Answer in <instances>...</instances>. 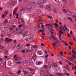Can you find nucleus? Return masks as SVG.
<instances>
[{
    "mask_svg": "<svg viewBox=\"0 0 76 76\" xmlns=\"http://www.w3.org/2000/svg\"><path fill=\"white\" fill-rule=\"evenodd\" d=\"M65 61H66V62H67V63H69V62H70L67 59L65 60Z\"/></svg>",
    "mask_w": 76,
    "mask_h": 76,
    "instance_id": "052dcab7",
    "label": "nucleus"
},
{
    "mask_svg": "<svg viewBox=\"0 0 76 76\" xmlns=\"http://www.w3.org/2000/svg\"><path fill=\"white\" fill-rule=\"evenodd\" d=\"M46 9L48 10H49V11L51 10V7L50 6V5H48L46 6Z\"/></svg>",
    "mask_w": 76,
    "mask_h": 76,
    "instance_id": "423d86ee",
    "label": "nucleus"
},
{
    "mask_svg": "<svg viewBox=\"0 0 76 76\" xmlns=\"http://www.w3.org/2000/svg\"><path fill=\"white\" fill-rule=\"evenodd\" d=\"M30 39L28 37H27L26 38H25L23 41H24L25 42H26V41H29V40Z\"/></svg>",
    "mask_w": 76,
    "mask_h": 76,
    "instance_id": "f8f14e48",
    "label": "nucleus"
},
{
    "mask_svg": "<svg viewBox=\"0 0 76 76\" xmlns=\"http://www.w3.org/2000/svg\"><path fill=\"white\" fill-rule=\"evenodd\" d=\"M59 38L60 40H61V34H59Z\"/></svg>",
    "mask_w": 76,
    "mask_h": 76,
    "instance_id": "a18cd8bd",
    "label": "nucleus"
},
{
    "mask_svg": "<svg viewBox=\"0 0 76 76\" xmlns=\"http://www.w3.org/2000/svg\"><path fill=\"white\" fill-rule=\"evenodd\" d=\"M64 27H65V29L66 30V31H67V32H69V29L67 28V26H66V25L65 24L64 25Z\"/></svg>",
    "mask_w": 76,
    "mask_h": 76,
    "instance_id": "6ab92c4d",
    "label": "nucleus"
},
{
    "mask_svg": "<svg viewBox=\"0 0 76 76\" xmlns=\"http://www.w3.org/2000/svg\"><path fill=\"white\" fill-rule=\"evenodd\" d=\"M55 25H54L53 26H54L56 28H58V24L57 23H55Z\"/></svg>",
    "mask_w": 76,
    "mask_h": 76,
    "instance_id": "c85d7f7f",
    "label": "nucleus"
},
{
    "mask_svg": "<svg viewBox=\"0 0 76 76\" xmlns=\"http://www.w3.org/2000/svg\"><path fill=\"white\" fill-rule=\"evenodd\" d=\"M22 35L24 37L26 36V32H23L22 33Z\"/></svg>",
    "mask_w": 76,
    "mask_h": 76,
    "instance_id": "ddd939ff",
    "label": "nucleus"
},
{
    "mask_svg": "<svg viewBox=\"0 0 76 76\" xmlns=\"http://www.w3.org/2000/svg\"><path fill=\"white\" fill-rule=\"evenodd\" d=\"M46 76H50V75L48 74H47L46 75Z\"/></svg>",
    "mask_w": 76,
    "mask_h": 76,
    "instance_id": "774afa93",
    "label": "nucleus"
},
{
    "mask_svg": "<svg viewBox=\"0 0 76 76\" xmlns=\"http://www.w3.org/2000/svg\"><path fill=\"white\" fill-rule=\"evenodd\" d=\"M4 13L6 15H7V14H8V12L7 11V12H6L5 11L4 12Z\"/></svg>",
    "mask_w": 76,
    "mask_h": 76,
    "instance_id": "37998d69",
    "label": "nucleus"
},
{
    "mask_svg": "<svg viewBox=\"0 0 76 76\" xmlns=\"http://www.w3.org/2000/svg\"><path fill=\"white\" fill-rule=\"evenodd\" d=\"M37 13H34V14L33 15L34 16H36L37 15Z\"/></svg>",
    "mask_w": 76,
    "mask_h": 76,
    "instance_id": "13d9d810",
    "label": "nucleus"
},
{
    "mask_svg": "<svg viewBox=\"0 0 76 76\" xmlns=\"http://www.w3.org/2000/svg\"><path fill=\"white\" fill-rule=\"evenodd\" d=\"M42 63V62H40L39 61H37V65H39V64H41Z\"/></svg>",
    "mask_w": 76,
    "mask_h": 76,
    "instance_id": "f3484780",
    "label": "nucleus"
},
{
    "mask_svg": "<svg viewBox=\"0 0 76 76\" xmlns=\"http://www.w3.org/2000/svg\"><path fill=\"white\" fill-rule=\"evenodd\" d=\"M8 53V51H7V50H5V54H7Z\"/></svg>",
    "mask_w": 76,
    "mask_h": 76,
    "instance_id": "f704fd0d",
    "label": "nucleus"
},
{
    "mask_svg": "<svg viewBox=\"0 0 76 76\" xmlns=\"http://www.w3.org/2000/svg\"><path fill=\"white\" fill-rule=\"evenodd\" d=\"M69 65L70 66H71V65H73V64L69 61Z\"/></svg>",
    "mask_w": 76,
    "mask_h": 76,
    "instance_id": "79ce46f5",
    "label": "nucleus"
},
{
    "mask_svg": "<svg viewBox=\"0 0 76 76\" xmlns=\"http://www.w3.org/2000/svg\"><path fill=\"white\" fill-rule=\"evenodd\" d=\"M39 7H44V4L43 3H42L39 4Z\"/></svg>",
    "mask_w": 76,
    "mask_h": 76,
    "instance_id": "4be33fe9",
    "label": "nucleus"
},
{
    "mask_svg": "<svg viewBox=\"0 0 76 76\" xmlns=\"http://www.w3.org/2000/svg\"><path fill=\"white\" fill-rule=\"evenodd\" d=\"M52 65L53 66H54V67H57L58 66L57 64L55 63H52Z\"/></svg>",
    "mask_w": 76,
    "mask_h": 76,
    "instance_id": "0eeeda50",
    "label": "nucleus"
},
{
    "mask_svg": "<svg viewBox=\"0 0 76 76\" xmlns=\"http://www.w3.org/2000/svg\"><path fill=\"white\" fill-rule=\"evenodd\" d=\"M64 45H65L66 46H68V44H67V43H65Z\"/></svg>",
    "mask_w": 76,
    "mask_h": 76,
    "instance_id": "69168bd1",
    "label": "nucleus"
},
{
    "mask_svg": "<svg viewBox=\"0 0 76 76\" xmlns=\"http://www.w3.org/2000/svg\"><path fill=\"white\" fill-rule=\"evenodd\" d=\"M24 48L25 50H28V49L29 48L27 46H26L24 47Z\"/></svg>",
    "mask_w": 76,
    "mask_h": 76,
    "instance_id": "cd10ccee",
    "label": "nucleus"
},
{
    "mask_svg": "<svg viewBox=\"0 0 76 76\" xmlns=\"http://www.w3.org/2000/svg\"><path fill=\"white\" fill-rule=\"evenodd\" d=\"M4 39H3L2 38H1L0 39V40L1 42H3V41H4Z\"/></svg>",
    "mask_w": 76,
    "mask_h": 76,
    "instance_id": "4c0bfd02",
    "label": "nucleus"
},
{
    "mask_svg": "<svg viewBox=\"0 0 76 76\" xmlns=\"http://www.w3.org/2000/svg\"><path fill=\"white\" fill-rule=\"evenodd\" d=\"M10 19H12V14H10Z\"/></svg>",
    "mask_w": 76,
    "mask_h": 76,
    "instance_id": "a19ab883",
    "label": "nucleus"
},
{
    "mask_svg": "<svg viewBox=\"0 0 76 76\" xmlns=\"http://www.w3.org/2000/svg\"><path fill=\"white\" fill-rule=\"evenodd\" d=\"M30 58L31 59L32 58L33 60H35L37 58V56L34 54L33 56H31Z\"/></svg>",
    "mask_w": 76,
    "mask_h": 76,
    "instance_id": "39448f33",
    "label": "nucleus"
},
{
    "mask_svg": "<svg viewBox=\"0 0 76 76\" xmlns=\"http://www.w3.org/2000/svg\"><path fill=\"white\" fill-rule=\"evenodd\" d=\"M46 25L47 26H50V24H48V23H46Z\"/></svg>",
    "mask_w": 76,
    "mask_h": 76,
    "instance_id": "5fc2aeb1",
    "label": "nucleus"
},
{
    "mask_svg": "<svg viewBox=\"0 0 76 76\" xmlns=\"http://www.w3.org/2000/svg\"><path fill=\"white\" fill-rule=\"evenodd\" d=\"M29 75L30 76H32L34 75V73L33 72H30L29 74Z\"/></svg>",
    "mask_w": 76,
    "mask_h": 76,
    "instance_id": "7c9ffc66",
    "label": "nucleus"
},
{
    "mask_svg": "<svg viewBox=\"0 0 76 76\" xmlns=\"http://www.w3.org/2000/svg\"><path fill=\"white\" fill-rule=\"evenodd\" d=\"M40 1L42 2L43 3H45V0H41Z\"/></svg>",
    "mask_w": 76,
    "mask_h": 76,
    "instance_id": "473e14b6",
    "label": "nucleus"
},
{
    "mask_svg": "<svg viewBox=\"0 0 76 76\" xmlns=\"http://www.w3.org/2000/svg\"><path fill=\"white\" fill-rule=\"evenodd\" d=\"M59 76H63V74L61 73H58L57 74Z\"/></svg>",
    "mask_w": 76,
    "mask_h": 76,
    "instance_id": "58836bf2",
    "label": "nucleus"
},
{
    "mask_svg": "<svg viewBox=\"0 0 76 76\" xmlns=\"http://www.w3.org/2000/svg\"><path fill=\"white\" fill-rule=\"evenodd\" d=\"M66 15L70 16V15H72V12H67V13L66 14Z\"/></svg>",
    "mask_w": 76,
    "mask_h": 76,
    "instance_id": "b1692460",
    "label": "nucleus"
},
{
    "mask_svg": "<svg viewBox=\"0 0 76 76\" xmlns=\"http://www.w3.org/2000/svg\"><path fill=\"white\" fill-rule=\"evenodd\" d=\"M24 10H23V9H21L20 10V12H22L23 11H24Z\"/></svg>",
    "mask_w": 76,
    "mask_h": 76,
    "instance_id": "4d7b16f0",
    "label": "nucleus"
},
{
    "mask_svg": "<svg viewBox=\"0 0 76 76\" xmlns=\"http://www.w3.org/2000/svg\"><path fill=\"white\" fill-rule=\"evenodd\" d=\"M8 66H12V62L11 61H8Z\"/></svg>",
    "mask_w": 76,
    "mask_h": 76,
    "instance_id": "5701e85b",
    "label": "nucleus"
},
{
    "mask_svg": "<svg viewBox=\"0 0 76 76\" xmlns=\"http://www.w3.org/2000/svg\"><path fill=\"white\" fill-rule=\"evenodd\" d=\"M66 9H67V7H64L63 8V10L65 12V13H67V11H66Z\"/></svg>",
    "mask_w": 76,
    "mask_h": 76,
    "instance_id": "a211bd4d",
    "label": "nucleus"
},
{
    "mask_svg": "<svg viewBox=\"0 0 76 76\" xmlns=\"http://www.w3.org/2000/svg\"><path fill=\"white\" fill-rule=\"evenodd\" d=\"M17 56V54H15L14 56V58H15H15H16V56Z\"/></svg>",
    "mask_w": 76,
    "mask_h": 76,
    "instance_id": "e2e57ef3",
    "label": "nucleus"
},
{
    "mask_svg": "<svg viewBox=\"0 0 76 76\" xmlns=\"http://www.w3.org/2000/svg\"><path fill=\"white\" fill-rule=\"evenodd\" d=\"M43 67L44 68H45V69L46 67H47V65H44Z\"/></svg>",
    "mask_w": 76,
    "mask_h": 76,
    "instance_id": "bf43d9fd",
    "label": "nucleus"
},
{
    "mask_svg": "<svg viewBox=\"0 0 76 76\" xmlns=\"http://www.w3.org/2000/svg\"><path fill=\"white\" fill-rule=\"evenodd\" d=\"M23 72L24 75H26V73H27V72L26 71H23Z\"/></svg>",
    "mask_w": 76,
    "mask_h": 76,
    "instance_id": "6e6d98bb",
    "label": "nucleus"
},
{
    "mask_svg": "<svg viewBox=\"0 0 76 76\" xmlns=\"http://www.w3.org/2000/svg\"><path fill=\"white\" fill-rule=\"evenodd\" d=\"M17 47H18V48L17 47V48L18 49H22V46H21V45L19 44L17 46Z\"/></svg>",
    "mask_w": 76,
    "mask_h": 76,
    "instance_id": "2eb2a0df",
    "label": "nucleus"
},
{
    "mask_svg": "<svg viewBox=\"0 0 76 76\" xmlns=\"http://www.w3.org/2000/svg\"><path fill=\"white\" fill-rule=\"evenodd\" d=\"M18 9V7H16L15 10L13 12V15H16L17 14L16 12H17V10Z\"/></svg>",
    "mask_w": 76,
    "mask_h": 76,
    "instance_id": "20e7f679",
    "label": "nucleus"
},
{
    "mask_svg": "<svg viewBox=\"0 0 76 76\" xmlns=\"http://www.w3.org/2000/svg\"><path fill=\"white\" fill-rule=\"evenodd\" d=\"M37 53L39 55H42V52L41 50H38L37 52Z\"/></svg>",
    "mask_w": 76,
    "mask_h": 76,
    "instance_id": "9b49d317",
    "label": "nucleus"
},
{
    "mask_svg": "<svg viewBox=\"0 0 76 76\" xmlns=\"http://www.w3.org/2000/svg\"><path fill=\"white\" fill-rule=\"evenodd\" d=\"M62 54H63V51H61L60 53L61 56H62Z\"/></svg>",
    "mask_w": 76,
    "mask_h": 76,
    "instance_id": "864d4df0",
    "label": "nucleus"
},
{
    "mask_svg": "<svg viewBox=\"0 0 76 76\" xmlns=\"http://www.w3.org/2000/svg\"><path fill=\"white\" fill-rule=\"evenodd\" d=\"M16 16H17L16 17V19H18V18H19V17H18L19 16V14H17Z\"/></svg>",
    "mask_w": 76,
    "mask_h": 76,
    "instance_id": "603ef678",
    "label": "nucleus"
},
{
    "mask_svg": "<svg viewBox=\"0 0 76 76\" xmlns=\"http://www.w3.org/2000/svg\"><path fill=\"white\" fill-rule=\"evenodd\" d=\"M33 47L34 48H38V46L37 45H33Z\"/></svg>",
    "mask_w": 76,
    "mask_h": 76,
    "instance_id": "72a5a7b5",
    "label": "nucleus"
},
{
    "mask_svg": "<svg viewBox=\"0 0 76 76\" xmlns=\"http://www.w3.org/2000/svg\"><path fill=\"white\" fill-rule=\"evenodd\" d=\"M21 21L22 23H24V20H23L22 19H21Z\"/></svg>",
    "mask_w": 76,
    "mask_h": 76,
    "instance_id": "3c124183",
    "label": "nucleus"
},
{
    "mask_svg": "<svg viewBox=\"0 0 76 76\" xmlns=\"http://www.w3.org/2000/svg\"><path fill=\"white\" fill-rule=\"evenodd\" d=\"M15 59L16 60H20V58L19 57H16L15 58Z\"/></svg>",
    "mask_w": 76,
    "mask_h": 76,
    "instance_id": "412c9836",
    "label": "nucleus"
},
{
    "mask_svg": "<svg viewBox=\"0 0 76 76\" xmlns=\"http://www.w3.org/2000/svg\"><path fill=\"white\" fill-rule=\"evenodd\" d=\"M69 44L71 45H73V43H72V42H69Z\"/></svg>",
    "mask_w": 76,
    "mask_h": 76,
    "instance_id": "680f3d73",
    "label": "nucleus"
},
{
    "mask_svg": "<svg viewBox=\"0 0 76 76\" xmlns=\"http://www.w3.org/2000/svg\"><path fill=\"white\" fill-rule=\"evenodd\" d=\"M5 41L6 42H9V38H7L6 39Z\"/></svg>",
    "mask_w": 76,
    "mask_h": 76,
    "instance_id": "bb28decb",
    "label": "nucleus"
},
{
    "mask_svg": "<svg viewBox=\"0 0 76 76\" xmlns=\"http://www.w3.org/2000/svg\"><path fill=\"white\" fill-rule=\"evenodd\" d=\"M27 7L28 10V11H30L31 10V9L33 8V6L32 5H28L27 6Z\"/></svg>",
    "mask_w": 76,
    "mask_h": 76,
    "instance_id": "7ed1b4c3",
    "label": "nucleus"
},
{
    "mask_svg": "<svg viewBox=\"0 0 76 76\" xmlns=\"http://www.w3.org/2000/svg\"><path fill=\"white\" fill-rule=\"evenodd\" d=\"M68 20H70V21H71V22L72 21V18L70 17L68 18Z\"/></svg>",
    "mask_w": 76,
    "mask_h": 76,
    "instance_id": "e433bc0d",
    "label": "nucleus"
},
{
    "mask_svg": "<svg viewBox=\"0 0 76 76\" xmlns=\"http://www.w3.org/2000/svg\"><path fill=\"white\" fill-rule=\"evenodd\" d=\"M22 53H25V50H22Z\"/></svg>",
    "mask_w": 76,
    "mask_h": 76,
    "instance_id": "338daca9",
    "label": "nucleus"
},
{
    "mask_svg": "<svg viewBox=\"0 0 76 76\" xmlns=\"http://www.w3.org/2000/svg\"><path fill=\"white\" fill-rule=\"evenodd\" d=\"M59 32V35H61V34H63L64 32L63 31H65L66 30L63 27V26H61L60 27Z\"/></svg>",
    "mask_w": 76,
    "mask_h": 76,
    "instance_id": "f257e3e1",
    "label": "nucleus"
},
{
    "mask_svg": "<svg viewBox=\"0 0 76 76\" xmlns=\"http://www.w3.org/2000/svg\"><path fill=\"white\" fill-rule=\"evenodd\" d=\"M2 17L3 18H5V17H6V15L3 14L2 15Z\"/></svg>",
    "mask_w": 76,
    "mask_h": 76,
    "instance_id": "0e129e2a",
    "label": "nucleus"
},
{
    "mask_svg": "<svg viewBox=\"0 0 76 76\" xmlns=\"http://www.w3.org/2000/svg\"><path fill=\"white\" fill-rule=\"evenodd\" d=\"M21 73V71L19 70L17 74H19V73Z\"/></svg>",
    "mask_w": 76,
    "mask_h": 76,
    "instance_id": "de8ad7c7",
    "label": "nucleus"
},
{
    "mask_svg": "<svg viewBox=\"0 0 76 76\" xmlns=\"http://www.w3.org/2000/svg\"><path fill=\"white\" fill-rule=\"evenodd\" d=\"M29 70H30V71H31V72H33V71L34 70V69L31 68H29Z\"/></svg>",
    "mask_w": 76,
    "mask_h": 76,
    "instance_id": "2f4dec72",
    "label": "nucleus"
},
{
    "mask_svg": "<svg viewBox=\"0 0 76 76\" xmlns=\"http://www.w3.org/2000/svg\"><path fill=\"white\" fill-rule=\"evenodd\" d=\"M23 64L24 66H27V65H28V61L26 60L24 61Z\"/></svg>",
    "mask_w": 76,
    "mask_h": 76,
    "instance_id": "1a4fd4ad",
    "label": "nucleus"
},
{
    "mask_svg": "<svg viewBox=\"0 0 76 76\" xmlns=\"http://www.w3.org/2000/svg\"><path fill=\"white\" fill-rule=\"evenodd\" d=\"M12 28H13V29H14V28H16V26L15 25H13V26H12Z\"/></svg>",
    "mask_w": 76,
    "mask_h": 76,
    "instance_id": "ea45409f",
    "label": "nucleus"
},
{
    "mask_svg": "<svg viewBox=\"0 0 76 76\" xmlns=\"http://www.w3.org/2000/svg\"><path fill=\"white\" fill-rule=\"evenodd\" d=\"M9 3L10 5L13 4V6H15L17 3V0H10Z\"/></svg>",
    "mask_w": 76,
    "mask_h": 76,
    "instance_id": "f03ea898",
    "label": "nucleus"
},
{
    "mask_svg": "<svg viewBox=\"0 0 76 76\" xmlns=\"http://www.w3.org/2000/svg\"><path fill=\"white\" fill-rule=\"evenodd\" d=\"M53 45H54V46H56L57 45V43H56V42H55L54 43H53Z\"/></svg>",
    "mask_w": 76,
    "mask_h": 76,
    "instance_id": "c9c22d12",
    "label": "nucleus"
},
{
    "mask_svg": "<svg viewBox=\"0 0 76 76\" xmlns=\"http://www.w3.org/2000/svg\"><path fill=\"white\" fill-rule=\"evenodd\" d=\"M4 46H1V47L0 51H1V52H3L4 51Z\"/></svg>",
    "mask_w": 76,
    "mask_h": 76,
    "instance_id": "6e6552de",
    "label": "nucleus"
},
{
    "mask_svg": "<svg viewBox=\"0 0 76 76\" xmlns=\"http://www.w3.org/2000/svg\"><path fill=\"white\" fill-rule=\"evenodd\" d=\"M28 36L29 38H30L31 39H33V37L32 35L31 34H30Z\"/></svg>",
    "mask_w": 76,
    "mask_h": 76,
    "instance_id": "dca6fc26",
    "label": "nucleus"
},
{
    "mask_svg": "<svg viewBox=\"0 0 76 76\" xmlns=\"http://www.w3.org/2000/svg\"><path fill=\"white\" fill-rule=\"evenodd\" d=\"M44 32V29L42 28V30H39V32Z\"/></svg>",
    "mask_w": 76,
    "mask_h": 76,
    "instance_id": "a878e982",
    "label": "nucleus"
},
{
    "mask_svg": "<svg viewBox=\"0 0 76 76\" xmlns=\"http://www.w3.org/2000/svg\"><path fill=\"white\" fill-rule=\"evenodd\" d=\"M18 29L16 28L15 30V33H16V34H17V33H18Z\"/></svg>",
    "mask_w": 76,
    "mask_h": 76,
    "instance_id": "c756f323",
    "label": "nucleus"
},
{
    "mask_svg": "<svg viewBox=\"0 0 76 76\" xmlns=\"http://www.w3.org/2000/svg\"><path fill=\"white\" fill-rule=\"evenodd\" d=\"M54 39V41H55V42H57V41H58V40L56 39L55 38Z\"/></svg>",
    "mask_w": 76,
    "mask_h": 76,
    "instance_id": "c03bdc74",
    "label": "nucleus"
},
{
    "mask_svg": "<svg viewBox=\"0 0 76 76\" xmlns=\"http://www.w3.org/2000/svg\"><path fill=\"white\" fill-rule=\"evenodd\" d=\"M17 47H18V48L17 47V48L18 49H22V46H21V45L19 44L17 46Z\"/></svg>",
    "mask_w": 76,
    "mask_h": 76,
    "instance_id": "4468645a",
    "label": "nucleus"
},
{
    "mask_svg": "<svg viewBox=\"0 0 76 76\" xmlns=\"http://www.w3.org/2000/svg\"><path fill=\"white\" fill-rule=\"evenodd\" d=\"M4 23L5 24H6V23H8V20H7V19H5L4 22Z\"/></svg>",
    "mask_w": 76,
    "mask_h": 76,
    "instance_id": "393cba45",
    "label": "nucleus"
},
{
    "mask_svg": "<svg viewBox=\"0 0 76 76\" xmlns=\"http://www.w3.org/2000/svg\"><path fill=\"white\" fill-rule=\"evenodd\" d=\"M72 57H71V59L72 60H73V58H76V56L75 55V54H72Z\"/></svg>",
    "mask_w": 76,
    "mask_h": 76,
    "instance_id": "aec40b11",
    "label": "nucleus"
},
{
    "mask_svg": "<svg viewBox=\"0 0 76 76\" xmlns=\"http://www.w3.org/2000/svg\"><path fill=\"white\" fill-rule=\"evenodd\" d=\"M41 20H42L41 19V18H40L39 19V20H38L37 22H38V23H39V22H41Z\"/></svg>",
    "mask_w": 76,
    "mask_h": 76,
    "instance_id": "8fccbe9b",
    "label": "nucleus"
},
{
    "mask_svg": "<svg viewBox=\"0 0 76 76\" xmlns=\"http://www.w3.org/2000/svg\"><path fill=\"white\" fill-rule=\"evenodd\" d=\"M51 37H52V38H53V39H55V37H54V35H52Z\"/></svg>",
    "mask_w": 76,
    "mask_h": 76,
    "instance_id": "09e8293b",
    "label": "nucleus"
},
{
    "mask_svg": "<svg viewBox=\"0 0 76 76\" xmlns=\"http://www.w3.org/2000/svg\"><path fill=\"white\" fill-rule=\"evenodd\" d=\"M8 37H10L11 36V34L9 33H7Z\"/></svg>",
    "mask_w": 76,
    "mask_h": 76,
    "instance_id": "49530a36",
    "label": "nucleus"
},
{
    "mask_svg": "<svg viewBox=\"0 0 76 76\" xmlns=\"http://www.w3.org/2000/svg\"><path fill=\"white\" fill-rule=\"evenodd\" d=\"M29 50L30 51H33V47L31 45L29 46Z\"/></svg>",
    "mask_w": 76,
    "mask_h": 76,
    "instance_id": "9d476101",
    "label": "nucleus"
}]
</instances>
